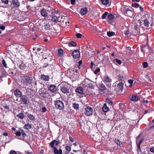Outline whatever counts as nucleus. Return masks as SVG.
<instances>
[{"label":"nucleus","instance_id":"423d86ee","mask_svg":"<svg viewBox=\"0 0 154 154\" xmlns=\"http://www.w3.org/2000/svg\"><path fill=\"white\" fill-rule=\"evenodd\" d=\"M62 18V19L61 20V21L60 22L61 24L62 25L63 27H65L69 23V19H68L67 17L64 16H63Z\"/></svg>","mask_w":154,"mask_h":154},{"label":"nucleus","instance_id":"bf43d9fd","mask_svg":"<svg viewBox=\"0 0 154 154\" xmlns=\"http://www.w3.org/2000/svg\"><path fill=\"white\" fill-rule=\"evenodd\" d=\"M42 111L43 112H45L47 110L45 106H44V107H43L42 108Z\"/></svg>","mask_w":154,"mask_h":154},{"label":"nucleus","instance_id":"c85d7f7f","mask_svg":"<svg viewBox=\"0 0 154 154\" xmlns=\"http://www.w3.org/2000/svg\"><path fill=\"white\" fill-rule=\"evenodd\" d=\"M17 116L21 119H23L24 118L25 115L23 112H22L18 114Z\"/></svg>","mask_w":154,"mask_h":154},{"label":"nucleus","instance_id":"a19ab883","mask_svg":"<svg viewBox=\"0 0 154 154\" xmlns=\"http://www.w3.org/2000/svg\"><path fill=\"white\" fill-rule=\"evenodd\" d=\"M58 19V17L57 16H54L52 17L51 20L53 21L56 22L57 21Z\"/></svg>","mask_w":154,"mask_h":154},{"label":"nucleus","instance_id":"412c9836","mask_svg":"<svg viewBox=\"0 0 154 154\" xmlns=\"http://www.w3.org/2000/svg\"><path fill=\"white\" fill-rule=\"evenodd\" d=\"M86 55L88 54V57H92L94 55V53L93 50L92 49L90 48L88 52H86Z\"/></svg>","mask_w":154,"mask_h":154},{"label":"nucleus","instance_id":"603ef678","mask_svg":"<svg viewBox=\"0 0 154 154\" xmlns=\"http://www.w3.org/2000/svg\"><path fill=\"white\" fill-rule=\"evenodd\" d=\"M76 37L78 38H81L82 36V35L80 33H77L76 35Z\"/></svg>","mask_w":154,"mask_h":154},{"label":"nucleus","instance_id":"7ed1b4c3","mask_svg":"<svg viewBox=\"0 0 154 154\" xmlns=\"http://www.w3.org/2000/svg\"><path fill=\"white\" fill-rule=\"evenodd\" d=\"M122 11L123 13L125 15L129 17H131L133 16V12L128 8H126V7L122 8Z\"/></svg>","mask_w":154,"mask_h":154},{"label":"nucleus","instance_id":"864d4df0","mask_svg":"<svg viewBox=\"0 0 154 154\" xmlns=\"http://www.w3.org/2000/svg\"><path fill=\"white\" fill-rule=\"evenodd\" d=\"M132 6L133 7H134L136 8H138L139 6V4L137 3H135L134 4H132Z\"/></svg>","mask_w":154,"mask_h":154},{"label":"nucleus","instance_id":"473e14b6","mask_svg":"<svg viewBox=\"0 0 154 154\" xmlns=\"http://www.w3.org/2000/svg\"><path fill=\"white\" fill-rule=\"evenodd\" d=\"M104 80L107 82H110L111 81V79L107 75L105 76Z\"/></svg>","mask_w":154,"mask_h":154},{"label":"nucleus","instance_id":"4be33fe9","mask_svg":"<svg viewBox=\"0 0 154 154\" xmlns=\"http://www.w3.org/2000/svg\"><path fill=\"white\" fill-rule=\"evenodd\" d=\"M40 78L42 80L45 81H48L49 79V78L48 76L45 75L44 74H42L41 75Z\"/></svg>","mask_w":154,"mask_h":154},{"label":"nucleus","instance_id":"dca6fc26","mask_svg":"<svg viewBox=\"0 0 154 154\" xmlns=\"http://www.w3.org/2000/svg\"><path fill=\"white\" fill-rule=\"evenodd\" d=\"M133 32L135 34H138L139 32V26L136 24L134 25V27L133 28Z\"/></svg>","mask_w":154,"mask_h":154},{"label":"nucleus","instance_id":"4d7b16f0","mask_svg":"<svg viewBox=\"0 0 154 154\" xmlns=\"http://www.w3.org/2000/svg\"><path fill=\"white\" fill-rule=\"evenodd\" d=\"M2 2L5 4H7L8 3V0H1Z\"/></svg>","mask_w":154,"mask_h":154},{"label":"nucleus","instance_id":"a878e982","mask_svg":"<svg viewBox=\"0 0 154 154\" xmlns=\"http://www.w3.org/2000/svg\"><path fill=\"white\" fill-rule=\"evenodd\" d=\"M24 128L26 129L29 130L32 127L30 124L29 123H28L24 125Z\"/></svg>","mask_w":154,"mask_h":154},{"label":"nucleus","instance_id":"49530a36","mask_svg":"<svg viewBox=\"0 0 154 154\" xmlns=\"http://www.w3.org/2000/svg\"><path fill=\"white\" fill-rule=\"evenodd\" d=\"M2 64H3L5 68H7V64L6 63V62L4 59L2 60Z\"/></svg>","mask_w":154,"mask_h":154},{"label":"nucleus","instance_id":"69168bd1","mask_svg":"<svg viewBox=\"0 0 154 154\" xmlns=\"http://www.w3.org/2000/svg\"><path fill=\"white\" fill-rule=\"evenodd\" d=\"M10 154H17V153L16 151L12 150L10 152Z\"/></svg>","mask_w":154,"mask_h":154},{"label":"nucleus","instance_id":"393cba45","mask_svg":"<svg viewBox=\"0 0 154 154\" xmlns=\"http://www.w3.org/2000/svg\"><path fill=\"white\" fill-rule=\"evenodd\" d=\"M138 97L137 95L135 94H134L132 95L130 100L133 101H136L138 100Z\"/></svg>","mask_w":154,"mask_h":154},{"label":"nucleus","instance_id":"6e6d98bb","mask_svg":"<svg viewBox=\"0 0 154 154\" xmlns=\"http://www.w3.org/2000/svg\"><path fill=\"white\" fill-rule=\"evenodd\" d=\"M63 18V16H59V17H58V20H57V21L59 22H60V23L61 22V20L62 19V18Z\"/></svg>","mask_w":154,"mask_h":154},{"label":"nucleus","instance_id":"e433bc0d","mask_svg":"<svg viewBox=\"0 0 154 154\" xmlns=\"http://www.w3.org/2000/svg\"><path fill=\"white\" fill-rule=\"evenodd\" d=\"M73 106L74 108L76 110L79 108V105L78 104H76L75 103H73Z\"/></svg>","mask_w":154,"mask_h":154},{"label":"nucleus","instance_id":"09e8293b","mask_svg":"<svg viewBox=\"0 0 154 154\" xmlns=\"http://www.w3.org/2000/svg\"><path fill=\"white\" fill-rule=\"evenodd\" d=\"M119 108L121 109H123L125 108V105L121 103H120L119 104Z\"/></svg>","mask_w":154,"mask_h":154},{"label":"nucleus","instance_id":"37998d69","mask_svg":"<svg viewBox=\"0 0 154 154\" xmlns=\"http://www.w3.org/2000/svg\"><path fill=\"white\" fill-rule=\"evenodd\" d=\"M125 35L127 36H130L131 33L130 32L127 30L125 31L124 32Z\"/></svg>","mask_w":154,"mask_h":154},{"label":"nucleus","instance_id":"9b49d317","mask_svg":"<svg viewBox=\"0 0 154 154\" xmlns=\"http://www.w3.org/2000/svg\"><path fill=\"white\" fill-rule=\"evenodd\" d=\"M99 89L100 90V92L103 94L106 93V92L107 91V89L106 88V86L103 84H101L100 85Z\"/></svg>","mask_w":154,"mask_h":154},{"label":"nucleus","instance_id":"5701e85b","mask_svg":"<svg viewBox=\"0 0 154 154\" xmlns=\"http://www.w3.org/2000/svg\"><path fill=\"white\" fill-rule=\"evenodd\" d=\"M48 58L49 60H48V59L47 60V63H44L43 66V68H45L49 65H51L50 62L52 61V60L50 57H49Z\"/></svg>","mask_w":154,"mask_h":154},{"label":"nucleus","instance_id":"cd10ccee","mask_svg":"<svg viewBox=\"0 0 154 154\" xmlns=\"http://www.w3.org/2000/svg\"><path fill=\"white\" fill-rule=\"evenodd\" d=\"M102 109L104 112H107L109 110V107L107 106L106 104H104L102 108Z\"/></svg>","mask_w":154,"mask_h":154},{"label":"nucleus","instance_id":"bb28decb","mask_svg":"<svg viewBox=\"0 0 154 154\" xmlns=\"http://www.w3.org/2000/svg\"><path fill=\"white\" fill-rule=\"evenodd\" d=\"M114 14H113L111 13L109 14L107 16V21H108L109 20H112L114 18Z\"/></svg>","mask_w":154,"mask_h":154},{"label":"nucleus","instance_id":"aec40b11","mask_svg":"<svg viewBox=\"0 0 154 154\" xmlns=\"http://www.w3.org/2000/svg\"><path fill=\"white\" fill-rule=\"evenodd\" d=\"M56 87L54 85H51L49 86L48 89L52 92H54L56 91Z\"/></svg>","mask_w":154,"mask_h":154},{"label":"nucleus","instance_id":"20e7f679","mask_svg":"<svg viewBox=\"0 0 154 154\" xmlns=\"http://www.w3.org/2000/svg\"><path fill=\"white\" fill-rule=\"evenodd\" d=\"M54 104L56 108L61 110L64 108V103L63 102L60 100H57L55 101Z\"/></svg>","mask_w":154,"mask_h":154},{"label":"nucleus","instance_id":"2eb2a0df","mask_svg":"<svg viewBox=\"0 0 154 154\" xmlns=\"http://www.w3.org/2000/svg\"><path fill=\"white\" fill-rule=\"evenodd\" d=\"M14 94L17 97H21L22 96V92L18 89H16L14 92Z\"/></svg>","mask_w":154,"mask_h":154},{"label":"nucleus","instance_id":"f704fd0d","mask_svg":"<svg viewBox=\"0 0 154 154\" xmlns=\"http://www.w3.org/2000/svg\"><path fill=\"white\" fill-rule=\"evenodd\" d=\"M117 86L119 88V90L122 91L123 89V84L122 83H119L118 84Z\"/></svg>","mask_w":154,"mask_h":154},{"label":"nucleus","instance_id":"8fccbe9b","mask_svg":"<svg viewBox=\"0 0 154 154\" xmlns=\"http://www.w3.org/2000/svg\"><path fill=\"white\" fill-rule=\"evenodd\" d=\"M143 68H146L148 66V63L147 62H144L143 63Z\"/></svg>","mask_w":154,"mask_h":154},{"label":"nucleus","instance_id":"f3484780","mask_svg":"<svg viewBox=\"0 0 154 154\" xmlns=\"http://www.w3.org/2000/svg\"><path fill=\"white\" fill-rule=\"evenodd\" d=\"M12 2L14 7L18 8L20 6V2L18 0H12Z\"/></svg>","mask_w":154,"mask_h":154},{"label":"nucleus","instance_id":"6e6552de","mask_svg":"<svg viewBox=\"0 0 154 154\" xmlns=\"http://www.w3.org/2000/svg\"><path fill=\"white\" fill-rule=\"evenodd\" d=\"M20 101L24 105L27 104L29 102L28 98L26 95H23L20 98Z\"/></svg>","mask_w":154,"mask_h":154},{"label":"nucleus","instance_id":"5fc2aeb1","mask_svg":"<svg viewBox=\"0 0 154 154\" xmlns=\"http://www.w3.org/2000/svg\"><path fill=\"white\" fill-rule=\"evenodd\" d=\"M15 134L17 136H20L21 135L20 131H17L15 133Z\"/></svg>","mask_w":154,"mask_h":154},{"label":"nucleus","instance_id":"052dcab7","mask_svg":"<svg viewBox=\"0 0 154 154\" xmlns=\"http://www.w3.org/2000/svg\"><path fill=\"white\" fill-rule=\"evenodd\" d=\"M100 71V69L99 68H97L94 71V73L95 74H96L97 72Z\"/></svg>","mask_w":154,"mask_h":154},{"label":"nucleus","instance_id":"2f4dec72","mask_svg":"<svg viewBox=\"0 0 154 154\" xmlns=\"http://www.w3.org/2000/svg\"><path fill=\"white\" fill-rule=\"evenodd\" d=\"M96 140L97 141H100L101 140V136L99 134H96L95 135Z\"/></svg>","mask_w":154,"mask_h":154},{"label":"nucleus","instance_id":"c03bdc74","mask_svg":"<svg viewBox=\"0 0 154 154\" xmlns=\"http://www.w3.org/2000/svg\"><path fill=\"white\" fill-rule=\"evenodd\" d=\"M63 51L61 48H59L58 50V54L59 55H62L63 54Z\"/></svg>","mask_w":154,"mask_h":154},{"label":"nucleus","instance_id":"7c9ffc66","mask_svg":"<svg viewBox=\"0 0 154 154\" xmlns=\"http://www.w3.org/2000/svg\"><path fill=\"white\" fill-rule=\"evenodd\" d=\"M27 116L30 120L31 121H35V117L33 115L29 114L27 115Z\"/></svg>","mask_w":154,"mask_h":154},{"label":"nucleus","instance_id":"ea45409f","mask_svg":"<svg viewBox=\"0 0 154 154\" xmlns=\"http://www.w3.org/2000/svg\"><path fill=\"white\" fill-rule=\"evenodd\" d=\"M102 4L105 5H107L109 3L108 0H101Z\"/></svg>","mask_w":154,"mask_h":154},{"label":"nucleus","instance_id":"13d9d810","mask_svg":"<svg viewBox=\"0 0 154 154\" xmlns=\"http://www.w3.org/2000/svg\"><path fill=\"white\" fill-rule=\"evenodd\" d=\"M42 49H43V47L41 46H40L38 48H37L36 49L38 51H40L42 50Z\"/></svg>","mask_w":154,"mask_h":154},{"label":"nucleus","instance_id":"a211bd4d","mask_svg":"<svg viewBox=\"0 0 154 154\" xmlns=\"http://www.w3.org/2000/svg\"><path fill=\"white\" fill-rule=\"evenodd\" d=\"M88 13V9L86 7L82 8L80 11V14L82 15L86 14Z\"/></svg>","mask_w":154,"mask_h":154},{"label":"nucleus","instance_id":"1a4fd4ad","mask_svg":"<svg viewBox=\"0 0 154 154\" xmlns=\"http://www.w3.org/2000/svg\"><path fill=\"white\" fill-rule=\"evenodd\" d=\"M92 108L90 106H88L85 108V113L87 116H89L92 114Z\"/></svg>","mask_w":154,"mask_h":154},{"label":"nucleus","instance_id":"9d476101","mask_svg":"<svg viewBox=\"0 0 154 154\" xmlns=\"http://www.w3.org/2000/svg\"><path fill=\"white\" fill-rule=\"evenodd\" d=\"M72 55L74 58H78L80 56V52L78 50H75L73 51Z\"/></svg>","mask_w":154,"mask_h":154},{"label":"nucleus","instance_id":"79ce46f5","mask_svg":"<svg viewBox=\"0 0 154 154\" xmlns=\"http://www.w3.org/2000/svg\"><path fill=\"white\" fill-rule=\"evenodd\" d=\"M69 44L73 47H75L77 45L76 43L73 42V41H71V42H69Z\"/></svg>","mask_w":154,"mask_h":154},{"label":"nucleus","instance_id":"0e129e2a","mask_svg":"<svg viewBox=\"0 0 154 154\" xmlns=\"http://www.w3.org/2000/svg\"><path fill=\"white\" fill-rule=\"evenodd\" d=\"M133 81L132 79H130L128 80V82L130 84L132 85Z\"/></svg>","mask_w":154,"mask_h":154},{"label":"nucleus","instance_id":"de8ad7c7","mask_svg":"<svg viewBox=\"0 0 154 154\" xmlns=\"http://www.w3.org/2000/svg\"><path fill=\"white\" fill-rule=\"evenodd\" d=\"M144 140L143 138H141L138 143H137V145L140 146L141 143L144 141Z\"/></svg>","mask_w":154,"mask_h":154},{"label":"nucleus","instance_id":"4468645a","mask_svg":"<svg viewBox=\"0 0 154 154\" xmlns=\"http://www.w3.org/2000/svg\"><path fill=\"white\" fill-rule=\"evenodd\" d=\"M55 143V145L57 146L59 143V141H56V140H53L49 144L51 148H53L54 151L55 148H56L54 146Z\"/></svg>","mask_w":154,"mask_h":154},{"label":"nucleus","instance_id":"f03ea898","mask_svg":"<svg viewBox=\"0 0 154 154\" xmlns=\"http://www.w3.org/2000/svg\"><path fill=\"white\" fill-rule=\"evenodd\" d=\"M60 90L63 93H69V90L70 85L65 82H62L61 84Z\"/></svg>","mask_w":154,"mask_h":154},{"label":"nucleus","instance_id":"338daca9","mask_svg":"<svg viewBox=\"0 0 154 154\" xmlns=\"http://www.w3.org/2000/svg\"><path fill=\"white\" fill-rule=\"evenodd\" d=\"M150 150L151 152L153 153L154 152V147H152L150 149Z\"/></svg>","mask_w":154,"mask_h":154},{"label":"nucleus","instance_id":"680f3d73","mask_svg":"<svg viewBox=\"0 0 154 154\" xmlns=\"http://www.w3.org/2000/svg\"><path fill=\"white\" fill-rule=\"evenodd\" d=\"M118 77L119 80H122V79L123 78V76L120 75H118Z\"/></svg>","mask_w":154,"mask_h":154},{"label":"nucleus","instance_id":"b1692460","mask_svg":"<svg viewBox=\"0 0 154 154\" xmlns=\"http://www.w3.org/2000/svg\"><path fill=\"white\" fill-rule=\"evenodd\" d=\"M75 91L80 94H83V88L81 87H79L77 88L75 90Z\"/></svg>","mask_w":154,"mask_h":154},{"label":"nucleus","instance_id":"c9c22d12","mask_svg":"<svg viewBox=\"0 0 154 154\" xmlns=\"http://www.w3.org/2000/svg\"><path fill=\"white\" fill-rule=\"evenodd\" d=\"M107 35L109 37H111L115 35V32H113L109 31L107 32Z\"/></svg>","mask_w":154,"mask_h":154},{"label":"nucleus","instance_id":"a18cd8bd","mask_svg":"<svg viewBox=\"0 0 154 154\" xmlns=\"http://www.w3.org/2000/svg\"><path fill=\"white\" fill-rule=\"evenodd\" d=\"M114 61H116L120 65L121 64V61L120 60L118 59L117 58H116L114 60Z\"/></svg>","mask_w":154,"mask_h":154},{"label":"nucleus","instance_id":"c756f323","mask_svg":"<svg viewBox=\"0 0 154 154\" xmlns=\"http://www.w3.org/2000/svg\"><path fill=\"white\" fill-rule=\"evenodd\" d=\"M106 104H108V106H111L112 103L113 102L109 99L106 98L105 101Z\"/></svg>","mask_w":154,"mask_h":154},{"label":"nucleus","instance_id":"f8f14e48","mask_svg":"<svg viewBox=\"0 0 154 154\" xmlns=\"http://www.w3.org/2000/svg\"><path fill=\"white\" fill-rule=\"evenodd\" d=\"M38 93L39 95L43 98L46 97L48 94L46 91L44 90H43L42 89H40L39 90Z\"/></svg>","mask_w":154,"mask_h":154},{"label":"nucleus","instance_id":"e2e57ef3","mask_svg":"<svg viewBox=\"0 0 154 154\" xmlns=\"http://www.w3.org/2000/svg\"><path fill=\"white\" fill-rule=\"evenodd\" d=\"M0 29L2 30H4L5 29V26H0Z\"/></svg>","mask_w":154,"mask_h":154},{"label":"nucleus","instance_id":"72a5a7b5","mask_svg":"<svg viewBox=\"0 0 154 154\" xmlns=\"http://www.w3.org/2000/svg\"><path fill=\"white\" fill-rule=\"evenodd\" d=\"M144 25L146 27H149L150 23L147 20H144Z\"/></svg>","mask_w":154,"mask_h":154},{"label":"nucleus","instance_id":"3c124183","mask_svg":"<svg viewBox=\"0 0 154 154\" xmlns=\"http://www.w3.org/2000/svg\"><path fill=\"white\" fill-rule=\"evenodd\" d=\"M66 149L69 151H70L71 150V147L69 146H67L65 147Z\"/></svg>","mask_w":154,"mask_h":154},{"label":"nucleus","instance_id":"0eeeda50","mask_svg":"<svg viewBox=\"0 0 154 154\" xmlns=\"http://www.w3.org/2000/svg\"><path fill=\"white\" fill-rule=\"evenodd\" d=\"M46 33L49 35H55L57 34V30L55 29L52 26L51 27L50 29Z\"/></svg>","mask_w":154,"mask_h":154},{"label":"nucleus","instance_id":"39448f33","mask_svg":"<svg viewBox=\"0 0 154 154\" xmlns=\"http://www.w3.org/2000/svg\"><path fill=\"white\" fill-rule=\"evenodd\" d=\"M94 84L93 82L89 79H86L84 82V85L88 88L93 89L94 88V86L93 85Z\"/></svg>","mask_w":154,"mask_h":154},{"label":"nucleus","instance_id":"774afa93","mask_svg":"<svg viewBox=\"0 0 154 154\" xmlns=\"http://www.w3.org/2000/svg\"><path fill=\"white\" fill-rule=\"evenodd\" d=\"M26 153H27V154H34V152H29L28 151H25Z\"/></svg>","mask_w":154,"mask_h":154},{"label":"nucleus","instance_id":"6ab92c4d","mask_svg":"<svg viewBox=\"0 0 154 154\" xmlns=\"http://www.w3.org/2000/svg\"><path fill=\"white\" fill-rule=\"evenodd\" d=\"M40 13L42 16L44 17H46L48 16L46 10L45 8H43L40 11Z\"/></svg>","mask_w":154,"mask_h":154},{"label":"nucleus","instance_id":"58836bf2","mask_svg":"<svg viewBox=\"0 0 154 154\" xmlns=\"http://www.w3.org/2000/svg\"><path fill=\"white\" fill-rule=\"evenodd\" d=\"M108 14V12L107 11L105 12V13L102 16V18L103 19H105L107 14Z\"/></svg>","mask_w":154,"mask_h":154},{"label":"nucleus","instance_id":"f257e3e1","mask_svg":"<svg viewBox=\"0 0 154 154\" xmlns=\"http://www.w3.org/2000/svg\"><path fill=\"white\" fill-rule=\"evenodd\" d=\"M32 80L33 79L31 77L27 76V75L24 76L21 80V82L23 84H21V86L23 88L25 87V84L29 83V84H31Z\"/></svg>","mask_w":154,"mask_h":154},{"label":"nucleus","instance_id":"4c0bfd02","mask_svg":"<svg viewBox=\"0 0 154 154\" xmlns=\"http://www.w3.org/2000/svg\"><path fill=\"white\" fill-rule=\"evenodd\" d=\"M115 143L118 145H120L122 144V142L118 139H115Z\"/></svg>","mask_w":154,"mask_h":154},{"label":"nucleus","instance_id":"ddd939ff","mask_svg":"<svg viewBox=\"0 0 154 154\" xmlns=\"http://www.w3.org/2000/svg\"><path fill=\"white\" fill-rule=\"evenodd\" d=\"M52 26H50L48 23H45L44 25L43 26V29L45 33H46L47 32V31H48L50 29L51 27H52Z\"/></svg>","mask_w":154,"mask_h":154}]
</instances>
